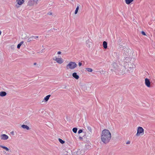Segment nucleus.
Returning <instances> with one entry per match:
<instances>
[{
	"label": "nucleus",
	"instance_id": "nucleus-1",
	"mask_svg": "<svg viewBox=\"0 0 155 155\" xmlns=\"http://www.w3.org/2000/svg\"><path fill=\"white\" fill-rule=\"evenodd\" d=\"M111 138V134L108 130L105 129L102 131L101 135V140L104 143L106 144L109 143Z\"/></svg>",
	"mask_w": 155,
	"mask_h": 155
},
{
	"label": "nucleus",
	"instance_id": "nucleus-2",
	"mask_svg": "<svg viewBox=\"0 0 155 155\" xmlns=\"http://www.w3.org/2000/svg\"><path fill=\"white\" fill-rule=\"evenodd\" d=\"M111 70L114 71L117 74L121 75L124 74L125 68L123 66L118 67L115 64H113L111 66Z\"/></svg>",
	"mask_w": 155,
	"mask_h": 155
},
{
	"label": "nucleus",
	"instance_id": "nucleus-3",
	"mask_svg": "<svg viewBox=\"0 0 155 155\" xmlns=\"http://www.w3.org/2000/svg\"><path fill=\"white\" fill-rule=\"evenodd\" d=\"M124 56V62L127 63L130 60V58L131 55V51L129 49L126 48H125L123 49Z\"/></svg>",
	"mask_w": 155,
	"mask_h": 155
},
{
	"label": "nucleus",
	"instance_id": "nucleus-4",
	"mask_svg": "<svg viewBox=\"0 0 155 155\" xmlns=\"http://www.w3.org/2000/svg\"><path fill=\"white\" fill-rule=\"evenodd\" d=\"M77 66V64L74 62H70L66 65V69L67 70H73Z\"/></svg>",
	"mask_w": 155,
	"mask_h": 155
},
{
	"label": "nucleus",
	"instance_id": "nucleus-5",
	"mask_svg": "<svg viewBox=\"0 0 155 155\" xmlns=\"http://www.w3.org/2000/svg\"><path fill=\"white\" fill-rule=\"evenodd\" d=\"M39 1L40 0H29L28 2L27 5L30 6H33L35 5H37Z\"/></svg>",
	"mask_w": 155,
	"mask_h": 155
},
{
	"label": "nucleus",
	"instance_id": "nucleus-6",
	"mask_svg": "<svg viewBox=\"0 0 155 155\" xmlns=\"http://www.w3.org/2000/svg\"><path fill=\"white\" fill-rule=\"evenodd\" d=\"M54 61H56L57 63L60 64H62L64 60L61 57H58L57 56H55L53 58Z\"/></svg>",
	"mask_w": 155,
	"mask_h": 155
},
{
	"label": "nucleus",
	"instance_id": "nucleus-7",
	"mask_svg": "<svg viewBox=\"0 0 155 155\" xmlns=\"http://www.w3.org/2000/svg\"><path fill=\"white\" fill-rule=\"evenodd\" d=\"M144 133V130L143 128L140 127H138L137 129V132L136 134L137 136H138L140 135H143Z\"/></svg>",
	"mask_w": 155,
	"mask_h": 155
},
{
	"label": "nucleus",
	"instance_id": "nucleus-8",
	"mask_svg": "<svg viewBox=\"0 0 155 155\" xmlns=\"http://www.w3.org/2000/svg\"><path fill=\"white\" fill-rule=\"evenodd\" d=\"M85 150L83 149H78L77 151L74 152L73 153V155H84Z\"/></svg>",
	"mask_w": 155,
	"mask_h": 155
},
{
	"label": "nucleus",
	"instance_id": "nucleus-9",
	"mask_svg": "<svg viewBox=\"0 0 155 155\" xmlns=\"http://www.w3.org/2000/svg\"><path fill=\"white\" fill-rule=\"evenodd\" d=\"M8 136L5 134H2L0 135V139L1 140H6L8 139Z\"/></svg>",
	"mask_w": 155,
	"mask_h": 155
},
{
	"label": "nucleus",
	"instance_id": "nucleus-10",
	"mask_svg": "<svg viewBox=\"0 0 155 155\" xmlns=\"http://www.w3.org/2000/svg\"><path fill=\"white\" fill-rule=\"evenodd\" d=\"M145 84L148 87H151L150 82L149 80L147 78H146L145 79Z\"/></svg>",
	"mask_w": 155,
	"mask_h": 155
},
{
	"label": "nucleus",
	"instance_id": "nucleus-11",
	"mask_svg": "<svg viewBox=\"0 0 155 155\" xmlns=\"http://www.w3.org/2000/svg\"><path fill=\"white\" fill-rule=\"evenodd\" d=\"M49 98V97H45L44 99H43L42 100H41L40 101V103L42 104L46 103L48 100Z\"/></svg>",
	"mask_w": 155,
	"mask_h": 155
},
{
	"label": "nucleus",
	"instance_id": "nucleus-12",
	"mask_svg": "<svg viewBox=\"0 0 155 155\" xmlns=\"http://www.w3.org/2000/svg\"><path fill=\"white\" fill-rule=\"evenodd\" d=\"M86 46L88 48H90L91 46V45L92 44L91 42L88 39L86 40Z\"/></svg>",
	"mask_w": 155,
	"mask_h": 155
},
{
	"label": "nucleus",
	"instance_id": "nucleus-13",
	"mask_svg": "<svg viewBox=\"0 0 155 155\" xmlns=\"http://www.w3.org/2000/svg\"><path fill=\"white\" fill-rule=\"evenodd\" d=\"M0 147L6 150V151L11 152V150L9 149L7 147L0 145Z\"/></svg>",
	"mask_w": 155,
	"mask_h": 155
},
{
	"label": "nucleus",
	"instance_id": "nucleus-14",
	"mask_svg": "<svg viewBox=\"0 0 155 155\" xmlns=\"http://www.w3.org/2000/svg\"><path fill=\"white\" fill-rule=\"evenodd\" d=\"M17 4L18 5H22L24 2V0H16Z\"/></svg>",
	"mask_w": 155,
	"mask_h": 155
},
{
	"label": "nucleus",
	"instance_id": "nucleus-15",
	"mask_svg": "<svg viewBox=\"0 0 155 155\" xmlns=\"http://www.w3.org/2000/svg\"><path fill=\"white\" fill-rule=\"evenodd\" d=\"M73 77L76 79H78L79 78V76L77 74L76 72L73 73L72 74Z\"/></svg>",
	"mask_w": 155,
	"mask_h": 155
},
{
	"label": "nucleus",
	"instance_id": "nucleus-16",
	"mask_svg": "<svg viewBox=\"0 0 155 155\" xmlns=\"http://www.w3.org/2000/svg\"><path fill=\"white\" fill-rule=\"evenodd\" d=\"M21 127L22 128L24 129H26L27 130H28L30 129L29 127L27 125H22L21 126Z\"/></svg>",
	"mask_w": 155,
	"mask_h": 155
},
{
	"label": "nucleus",
	"instance_id": "nucleus-17",
	"mask_svg": "<svg viewBox=\"0 0 155 155\" xmlns=\"http://www.w3.org/2000/svg\"><path fill=\"white\" fill-rule=\"evenodd\" d=\"M134 67H132V68H131V67H130L128 70L129 71L130 73H132L133 72V71H134Z\"/></svg>",
	"mask_w": 155,
	"mask_h": 155
},
{
	"label": "nucleus",
	"instance_id": "nucleus-18",
	"mask_svg": "<svg viewBox=\"0 0 155 155\" xmlns=\"http://www.w3.org/2000/svg\"><path fill=\"white\" fill-rule=\"evenodd\" d=\"M6 94V93L5 91H1L0 92V96L1 97L5 96Z\"/></svg>",
	"mask_w": 155,
	"mask_h": 155
},
{
	"label": "nucleus",
	"instance_id": "nucleus-19",
	"mask_svg": "<svg viewBox=\"0 0 155 155\" xmlns=\"http://www.w3.org/2000/svg\"><path fill=\"white\" fill-rule=\"evenodd\" d=\"M125 3L127 5L130 4L134 0H125Z\"/></svg>",
	"mask_w": 155,
	"mask_h": 155
},
{
	"label": "nucleus",
	"instance_id": "nucleus-20",
	"mask_svg": "<svg viewBox=\"0 0 155 155\" xmlns=\"http://www.w3.org/2000/svg\"><path fill=\"white\" fill-rule=\"evenodd\" d=\"M103 46L104 48L106 49L107 48V43L105 41L103 42Z\"/></svg>",
	"mask_w": 155,
	"mask_h": 155
},
{
	"label": "nucleus",
	"instance_id": "nucleus-21",
	"mask_svg": "<svg viewBox=\"0 0 155 155\" xmlns=\"http://www.w3.org/2000/svg\"><path fill=\"white\" fill-rule=\"evenodd\" d=\"M85 69L88 72H91L93 71V70L91 68H86Z\"/></svg>",
	"mask_w": 155,
	"mask_h": 155
},
{
	"label": "nucleus",
	"instance_id": "nucleus-22",
	"mask_svg": "<svg viewBox=\"0 0 155 155\" xmlns=\"http://www.w3.org/2000/svg\"><path fill=\"white\" fill-rule=\"evenodd\" d=\"M33 38L32 37H32H30V38H28V41H27L28 42H30L32 41L33 40Z\"/></svg>",
	"mask_w": 155,
	"mask_h": 155
},
{
	"label": "nucleus",
	"instance_id": "nucleus-23",
	"mask_svg": "<svg viewBox=\"0 0 155 155\" xmlns=\"http://www.w3.org/2000/svg\"><path fill=\"white\" fill-rule=\"evenodd\" d=\"M79 8V7L78 6H77V8H76V9L75 10V12H74V14H75V15H76V14H77V13L78 12Z\"/></svg>",
	"mask_w": 155,
	"mask_h": 155
},
{
	"label": "nucleus",
	"instance_id": "nucleus-24",
	"mask_svg": "<svg viewBox=\"0 0 155 155\" xmlns=\"http://www.w3.org/2000/svg\"><path fill=\"white\" fill-rule=\"evenodd\" d=\"M58 140H59V141L62 144H63L64 143V142H65L64 141L62 140V139H61L60 138H59L58 139Z\"/></svg>",
	"mask_w": 155,
	"mask_h": 155
},
{
	"label": "nucleus",
	"instance_id": "nucleus-25",
	"mask_svg": "<svg viewBox=\"0 0 155 155\" xmlns=\"http://www.w3.org/2000/svg\"><path fill=\"white\" fill-rule=\"evenodd\" d=\"M72 130L74 133H76L77 132V128H74Z\"/></svg>",
	"mask_w": 155,
	"mask_h": 155
},
{
	"label": "nucleus",
	"instance_id": "nucleus-26",
	"mask_svg": "<svg viewBox=\"0 0 155 155\" xmlns=\"http://www.w3.org/2000/svg\"><path fill=\"white\" fill-rule=\"evenodd\" d=\"M87 130L90 132H91L92 130L91 127L89 126H88L87 127Z\"/></svg>",
	"mask_w": 155,
	"mask_h": 155
},
{
	"label": "nucleus",
	"instance_id": "nucleus-27",
	"mask_svg": "<svg viewBox=\"0 0 155 155\" xmlns=\"http://www.w3.org/2000/svg\"><path fill=\"white\" fill-rule=\"evenodd\" d=\"M47 14L48 15H52L53 14V13L51 12H48V13H47Z\"/></svg>",
	"mask_w": 155,
	"mask_h": 155
},
{
	"label": "nucleus",
	"instance_id": "nucleus-28",
	"mask_svg": "<svg viewBox=\"0 0 155 155\" xmlns=\"http://www.w3.org/2000/svg\"><path fill=\"white\" fill-rule=\"evenodd\" d=\"M21 45V44H19L17 45V48H19Z\"/></svg>",
	"mask_w": 155,
	"mask_h": 155
},
{
	"label": "nucleus",
	"instance_id": "nucleus-29",
	"mask_svg": "<svg viewBox=\"0 0 155 155\" xmlns=\"http://www.w3.org/2000/svg\"><path fill=\"white\" fill-rule=\"evenodd\" d=\"M64 155H68V152L65 151L64 152Z\"/></svg>",
	"mask_w": 155,
	"mask_h": 155
},
{
	"label": "nucleus",
	"instance_id": "nucleus-30",
	"mask_svg": "<svg viewBox=\"0 0 155 155\" xmlns=\"http://www.w3.org/2000/svg\"><path fill=\"white\" fill-rule=\"evenodd\" d=\"M82 132V130H79L78 131V133L79 134L81 133Z\"/></svg>",
	"mask_w": 155,
	"mask_h": 155
},
{
	"label": "nucleus",
	"instance_id": "nucleus-31",
	"mask_svg": "<svg viewBox=\"0 0 155 155\" xmlns=\"http://www.w3.org/2000/svg\"><path fill=\"white\" fill-rule=\"evenodd\" d=\"M141 33L143 35H146V34L145 32L143 31H142L141 32Z\"/></svg>",
	"mask_w": 155,
	"mask_h": 155
},
{
	"label": "nucleus",
	"instance_id": "nucleus-32",
	"mask_svg": "<svg viewBox=\"0 0 155 155\" xmlns=\"http://www.w3.org/2000/svg\"><path fill=\"white\" fill-rule=\"evenodd\" d=\"M32 37L33 38V39H36L37 38H38V36H32Z\"/></svg>",
	"mask_w": 155,
	"mask_h": 155
},
{
	"label": "nucleus",
	"instance_id": "nucleus-33",
	"mask_svg": "<svg viewBox=\"0 0 155 155\" xmlns=\"http://www.w3.org/2000/svg\"><path fill=\"white\" fill-rule=\"evenodd\" d=\"M14 47L15 46L14 45H12L11 46V48L12 49H14Z\"/></svg>",
	"mask_w": 155,
	"mask_h": 155
},
{
	"label": "nucleus",
	"instance_id": "nucleus-34",
	"mask_svg": "<svg viewBox=\"0 0 155 155\" xmlns=\"http://www.w3.org/2000/svg\"><path fill=\"white\" fill-rule=\"evenodd\" d=\"M82 64L81 62H79V63H78V65L79 66H81Z\"/></svg>",
	"mask_w": 155,
	"mask_h": 155
},
{
	"label": "nucleus",
	"instance_id": "nucleus-35",
	"mask_svg": "<svg viewBox=\"0 0 155 155\" xmlns=\"http://www.w3.org/2000/svg\"><path fill=\"white\" fill-rule=\"evenodd\" d=\"M130 143V142L129 141H128L126 142V144H129Z\"/></svg>",
	"mask_w": 155,
	"mask_h": 155
},
{
	"label": "nucleus",
	"instance_id": "nucleus-36",
	"mask_svg": "<svg viewBox=\"0 0 155 155\" xmlns=\"http://www.w3.org/2000/svg\"><path fill=\"white\" fill-rule=\"evenodd\" d=\"M61 51H59L57 52V54H61Z\"/></svg>",
	"mask_w": 155,
	"mask_h": 155
},
{
	"label": "nucleus",
	"instance_id": "nucleus-37",
	"mask_svg": "<svg viewBox=\"0 0 155 155\" xmlns=\"http://www.w3.org/2000/svg\"><path fill=\"white\" fill-rule=\"evenodd\" d=\"M15 6L17 8H18L19 7V5H16Z\"/></svg>",
	"mask_w": 155,
	"mask_h": 155
},
{
	"label": "nucleus",
	"instance_id": "nucleus-38",
	"mask_svg": "<svg viewBox=\"0 0 155 155\" xmlns=\"http://www.w3.org/2000/svg\"><path fill=\"white\" fill-rule=\"evenodd\" d=\"M51 95H48L47 96H46L45 97H50Z\"/></svg>",
	"mask_w": 155,
	"mask_h": 155
},
{
	"label": "nucleus",
	"instance_id": "nucleus-39",
	"mask_svg": "<svg viewBox=\"0 0 155 155\" xmlns=\"http://www.w3.org/2000/svg\"><path fill=\"white\" fill-rule=\"evenodd\" d=\"M4 153H6V154H5V155H9V153H6L5 152Z\"/></svg>",
	"mask_w": 155,
	"mask_h": 155
},
{
	"label": "nucleus",
	"instance_id": "nucleus-40",
	"mask_svg": "<svg viewBox=\"0 0 155 155\" xmlns=\"http://www.w3.org/2000/svg\"><path fill=\"white\" fill-rule=\"evenodd\" d=\"M114 54H116L117 55V52H114Z\"/></svg>",
	"mask_w": 155,
	"mask_h": 155
},
{
	"label": "nucleus",
	"instance_id": "nucleus-41",
	"mask_svg": "<svg viewBox=\"0 0 155 155\" xmlns=\"http://www.w3.org/2000/svg\"><path fill=\"white\" fill-rule=\"evenodd\" d=\"M23 41H21L20 42V43L19 44H21V45L23 43Z\"/></svg>",
	"mask_w": 155,
	"mask_h": 155
},
{
	"label": "nucleus",
	"instance_id": "nucleus-42",
	"mask_svg": "<svg viewBox=\"0 0 155 155\" xmlns=\"http://www.w3.org/2000/svg\"><path fill=\"white\" fill-rule=\"evenodd\" d=\"M37 64V63H34V65H36Z\"/></svg>",
	"mask_w": 155,
	"mask_h": 155
}]
</instances>
